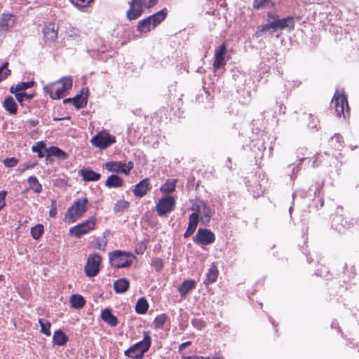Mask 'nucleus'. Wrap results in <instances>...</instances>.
Returning a JSON list of instances; mask_svg holds the SVG:
<instances>
[{"label":"nucleus","instance_id":"e433bc0d","mask_svg":"<svg viewBox=\"0 0 359 359\" xmlns=\"http://www.w3.org/2000/svg\"><path fill=\"white\" fill-rule=\"evenodd\" d=\"M122 165L123 163L121 162L109 161L105 163V168L109 172H122Z\"/></svg>","mask_w":359,"mask_h":359},{"label":"nucleus","instance_id":"c9c22d12","mask_svg":"<svg viewBox=\"0 0 359 359\" xmlns=\"http://www.w3.org/2000/svg\"><path fill=\"white\" fill-rule=\"evenodd\" d=\"M27 182L29 183V188L32 189L34 193L40 194L42 191V186L36 177L30 176L27 179Z\"/></svg>","mask_w":359,"mask_h":359},{"label":"nucleus","instance_id":"49530a36","mask_svg":"<svg viewBox=\"0 0 359 359\" xmlns=\"http://www.w3.org/2000/svg\"><path fill=\"white\" fill-rule=\"evenodd\" d=\"M8 62H4L0 67V82L5 80L11 74V70L8 69Z\"/></svg>","mask_w":359,"mask_h":359},{"label":"nucleus","instance_id":"2eb2a0df","mask_svg":"<svg viewBox=\"0 0 359 359\" xmlns=\"http://www.w3.org/2000/svg\"><path fill=\"white\" fill-rule=\"evenodd\" d=\"M226 53V43H223L219 47L215 50V61L213 63V67L215 69H219L222 67L226 65L225 55Z\"/></svg>","mask_w":359,"mask_h":359},{"label":"nucleus","instance_id":"864d4df0","mask_svg":"<svg viewBox=\"0 0 359 359\" xmlns=\"http://www.w3.org/2000/svg\"><path fill=\"white\" fill-rule=\"evenodd\" d=\"M57 215V207H56V201H51V208L49 210V216L52 218L55 217Z\"/></svg>","mask_w":359,"mask_h":359},{"label":"nucleus","instance_id":"09e8293b","mask_svg":"<svg viewBox=\"0 0 359 359\" xmlns=\"http://www.w3.org/2000/svg\"><path fill=\"white\" fill-rule=\"evenodd\" d=\"M76 7H86L88 6L93 0H69Z\"/></svg>","mask_w":359,"mask_h":359},{"label":"nucleus","instance_id":"f3484780","mask_svg":"<svg viewBox=\"0 0 359 359\" xmlns=\"http://www.w3.org/2000/svg\"><path fill=\"white\" fill-rule=\"evenodd\" d=\"M198 222L199 220L198 214L191 213L189 215L188 226L183 235L184 238H188L194 233L197 228Z\"/></svg>","mask_w":359,"mask_h":359},{"label":"nucleus","instance_id":"5701e85b","mask_svg":"<svg viewBox=\"0 0 359 359\" xmlns=\"http://www.w3.org/2000/svg\"><path fill=\"white\" fill-rule=\"evenodd\" d=\"M15 22V18L12 14L4 13L0 18V27L4 30H8L12 27Z\"/></svg>","mask_w":359,"mask_h":359},{"label":"nucleus","instance_id":"cd10ccee","mask_svg":"<svg viewBox=\"0 0 359 359\" xmlns=\"http://www.w3.org/2000/svg\"><path fill=\"white\" fill-rule=\"evenodd\" d=\"M177 182V179H168L160 187V191L165 194H171L174 192Z\"/></svg>","mask_w":359,"mask_h":359},{"label":"nucleus","instance_id":"6e6552de","mask_svg":"<svg viewBox=\"0 0 359 359\" xmlns=\"http://www.w3.org/2000/svg\"><path fill=\"white\" fill-rule=\"evenodd\" d=\"M130 254L121 250L109 252L110 263L114 268H126L132 264V260L126 259Z\"/></svg>","mask_w":359,"mask_h":359},{"label":"nucleus","instance_id":"f704fd0d","mask_svg":"<svg viewBox=\"0 0 359 359\" xmlns=\"http://www.w3.org/2000/svg\"><path fill=\"white\" fill-rule=\"evenodd\" d=\"M82 93L81 92L72 98V103L76 109L83 108L87 104V95L83 97Z\"/></svg>","mask_w":359,"mask_h":359},{"label":"nucleus","instance_id":"37998d69","mask_svg":"<svg viewBox=\"0 0 359 359\" xmlns=\"http://www.w3.org/2000/svg\"><path fill=\"white\" fill-rule=\"evenodd\" d=\"M39 323L41 327V332L46 334V336H50L51 334L50 332V323L46 320L39 319Z\"/></svg>","mask_w":359,"mask_h":359},{"label":"nucleus","instance_id":"9b49d317","mask_svg":"<svg viewBox=\"0 0 359 359\" xmlns=\"http://www.w3.org/2000/svg\"><path fill=\"white\" fill-rule=\"evenodd\" d=\"M115 142V137L108 133H98L91 139L92 144L102 149L107 148Z\"/></svg>","mask_w":359,"mask_h":359},{"label":"nucleus","instance_id":"1a4fd4ad","mask_svg":"<svg viewBox=\"0 0 359 359\" xmlns=\"http://www.w3.org/2000/svg\"><path fill=\"white\" fill-rule=\"evenodd\" d=\"M175 199L171 196H163L157 203L156 210L160 217L166 216L174 210Z\"/></svg>","mask_w":359,"mask_h":359},{"label":"nucleus","instance_id":"4be33fe9","mask_svg":"<svg viewBox=\"0 0 359 359\" xmlns=\"http://www.w3.org/2000/svg\"><path fill=\"white\" fill-rule=\"evenodd\" d=\"M3 107L4 109L11 115H15L18 112V105L11 96H8L5 98L3 102Z\"/></svg>","mask_w":359,"mask_h":359},{"label":"nucleus","instance_id":"aec40b11","mask_svg":"<svg viewBox=\"0 0 359 359\" xmlns=\"http://www.w3.org/2000/svg\"><path fill=\"white\" fill-rule=\"evenodd\" d=\"M44 38L49 41H55L57 39V27L50 24L43 29Z\"/></svg>","mask_w":359,"mask_h":359},{"label":"nucleus","instance_id":"473e14b6","mask_svg":"<svg viewBox=\"0 0 359 359\" xmlns=\"http://www.w3.org/2000/svg\"><path fill=\"white\" fill-rule=\"evenodd\" d=\"M343 137L339 134H334L330 140V145L336 150L340 151L344 145Z\"/></svg>","mask_w":359,"mask_h":359},{"label":"nucleus","instance_id":"a19ab883","mask_svg":"<svg viewBox=\"0 0 359 359\" xmlns=\"http://www.w3.org/2000/svg\"><path fill=\"white\" fill-rule=\"evenodd\" d=\"M130 206V203L127 201L119 200L116 201L114 206V212L115 213L123 212L127 210Z\"/></svg>","mask_w":359,"mask_h":359},{"label":"nucleus","instance_id":"c85d7f7f","mask_svg":"<svg viewBox=\"0 0 359 359\" xmlns=\"http://www.w3.org/2000/svg\"><path fill=\"white\" fill-rule=\"evenodd\" d=\"M102 319L111 326H116L118 323L117 318L111 313L109 309H104L101 313Z\"/></svg>","mask_w":359,"mask_h":359},{"label":"nucleus","instance_id":"bf43d9fd","mask_svg":"<svg viewBox=\"0 0 359 359\" xmlns=\"http://www.w3.org/2000/svg\"><path fill=\"white\" fill-rule=\"evenodd\" d=\"M39 121L38 119H30L27 121V123L30 127H35L36 126H37L39 124Z\"/></svg>","mask_w":359,"mask_h":359},{"label":"nucleus","instance_id":"412c9836","mask_svg":"<svg viewBox=\"0 0 359 359\" xmlns=\"http://www.w3.org/2000/svg\"><path fill=\"white\" fill-rule=\"evenodd\" d=\"M79 173L85 182L98 181L101 177V175L100 173L96 172L91 169H81L79 171Z\"/></svg>","mask_w":359,"mask_h":359},{"label":"nucleus","instance_id":"f03ea898","mask_svg":"<svg viewBox=\"0 0 359 359\" xmlns=\"http://www.w3.org/2000/svg\"><path fill=\"white\" fill-rule=\"evenodd\" d=\"M88 203L87 198H77L67 209L65 216V221L68 223H73L81 218L87 210Z\"/></svg>","mask_w":359,"mask_h":359},{"label":"nucleus","instance_id":"338daca9","mask_svg":"<svg viewBox=\"0 0 359 359\" xmlns=\"http://www.w3.org/2000/svg\"><path fill=\"white\" fill-rule=\"evenodd\" d=\"M46 163L48 164V163H51L53 160V158H51L52 156H48V155H46Z\"/></svg>","mask_w":359,"mask_h":359},{"label":"nucleus","instance_id":"b1692460","mask_svg":"<svg viewBox=\"0 0 359 359\" xmlns=\"http://www.w3.org/2000/svg\"><path fill=\"white\" fill-rule=\"evenodd\" d=\"M218 274L219 271L217 266L215 263H212L208 270V272L206 274V278L204 280V284L208 285L215 283L217 279Z\"/></svg>","mask_w":359,"mask_h":359},{"label":"nucleus","instance_id":"13d9d810","mask_svg":"<svg viewBox=\"0 0 359 359\" xmlns=\"http://www.w3.org/2000/svg\"><path fill=\"white\" fill-rule=\"evenodd\" d=\"M266 16L268 18V20H271V21L277 20L279 18L278 15L273 12L267 13Z\"/></svg>","mask_w":359,"mask_h":359},{"label":"nucleus","instance_id":"3c124183","mask_svg":"<svg viewBox=\"0 0 359 359\" xmlns=\"http://www.w3.org/2000/svg\"><path fill=\"white\" fill-rule=\"evenodd\" d=\"M18 161L17 158L12 157L6 158L4 163L6 167L13 168L18 164Z\"/></svg>","mask_w":359,"mask_h":359},{"label":"nucleus","instance_id":"0e129e2a","mask_svg":"<svg viewBox=\"0 0 359 359\" xmlns=\"http://www.w3.org/2000/svg\"><path fill=\"white\" fill-rule=\"evenodd\" d=\"M227 168L231 170H232L231 167V158L230 157L227 158V163H226Z\"/></svg>","mask_w":359,"mask_h":359},{"label":"nucleus","instance_id":"de8ad7c7","mask_svg":"<svg viewBox=\"0 0 359 359\" xmlns=\"http://www.w3.org/2000/svg\"><path fill=\"white\" fill-rule=\"evenodd\" d=\"M107 245V241L104 236L97 238L96 241L95 248L99 250L104 251Z\"/></svg>","mask_w":359,"mask_h":359},{"label":"nucleus","instance_id":"9d476101","mask_svg":"<svg viewBox=\"0 0 359 359\" xmlns=\"http://www.w3.org/2000/svg\"><path fill=\"white\" fill-rule=\"evenodd\" d=\"M192 240L194 243L198 245H208L215 242V235L210 229L199 228L196 234L193 236Z\"/></svg>","mask_w":359,"mask_h":359},{"label":"nucleus","instance_id":"4c0bfd02","mask_svg":"<svg viewBox=\"0 0 359 359\" xmlns=\"http://www.w3.org/2000/svg\"><path fill=\"white\" fill-rule=\"evenodd\" d=\"M323 187V182H317L313 185H311L309 188V191L310 192L313 191V194H314L315 197L320 198L319 200L320 201L321 206H323V201L320 198V191H321Z\"/></svg>","mask_w":359,"mask_h":359},{"label":"nucleus","instance_id":"0eeeda50","mask_svg":"<svg viewBox=\"0 0 359 359\" xmlns=\"http://www.w3.org/2000/svg\"><path fill=\"white\" fill-rule=\"evenodd\" d=\"M96 224V218L94 216L90 217L87 220L72 227L69 233L79 238L83 235L89 233L95 229Z\"/></svg>","mask_w":359,"mask_h":359},{"label":"nucleus","instance_id":"c756f323","mask_svg":"<svg viewBox=\"0 0 359 359\" xmlns=\"http://www.w3.org/2000/svg\"><path fill=\"white\" fill-rule=\"evenodd\" d=\"M47 149L46 144L43 141L37 142L32 147V151L37 153L38 157L41 158L47 155Z\"/></svg>","mask_w":359,"mask_h":359},{"label":"nucleus","instance_id":"69168bd1","mask_svg":"<svg viewBox=\"0 0 359 359\" xmlns=\"http://www.w3.org/2000/svg\"><path fill=\"white\" fill-rule=\"evenodd\" d=\"M285 109H286L285 107H283V104H280V109H279V114H285Z\"/></svg>","mask_w":359,"mask_h":359},{"label":"nucleus","instance_id":"4d7b16f0","mask_svg":"<svg viewBox=\"0 0 359 359\" xmlns=\"http://www.w3.org/2000/svg\"><path fill=\"white\" fill-rule=\"evenodd\" d=\"M7 195V192L6 191H0V210L6 205L5 198Z\"/></svg>","mask_w":359,"mask_h":359},{"label":"nucleus","instance_id":"a878e982","mask_svg":"<svg viewBox=\"0 0 359 359\" xmlns=\"http://www.w3.org/2000/svg\"><path fill=\"white\" fill-rule=\"evenodd\" d=\"M130 287V282L126 278H120L114 281V289L116 293L126 292Z\"/></svg>","mask_w":359,"mask_h":359},{"label":"nucleus","instance_id":"79ce46f5","mask_svg":"<svg viewBox=\"0 0 359 359\" xmlns=\"http://www.w3.org/2000/svg\"><path fill=\"white\" fill-rule=\"evenodd\" d=\"M273 30V27L271 26V22H269L266 24L261 25L258 26L255 35L258 37L260 36L262 34L269 32L271 34H273L274 31Z\"/></svg>","mask_w":359,"mask_h":359},{"label":"nucleus","instance_id":"7ed1b4c3","mask_svg":"<svg viewBox=\"0 0 359 359\" xmlns=\"http://www.w3.org/2000/svg\"><path fill=\"white\" fill-rule=\"evenodd\" d=\"M151 345V338H143L124 351V355L132 359H143Z\"/></svg>","mask_w":359,"mask_h":359},{"label":"nucleus","instance_id":"dca6fc26","mask_svg":"<svg viewBox=\"0 0 359 359\" xmlns=\"http://www.w3.org/2000/svg\"><path fill=\"white\" fill-rule=\"evenodd\" d=\"M151 189L150 180L147 177L137 183L133 189V194L136 197L142 198L144 196L147 191Z\"/></svg>","mask_w":359,"mask_h":359},{"label":"nucleus","instance_id":"6ab92c4d","mask_svg":"<svg viewBox=\"0 0 359 359\" xmlns=\"http://www.w3.org/2000/svg\"><path fill=\"white\" fill-rule=\"evenodd\" d=\"M168 15V10L166 8H163L162 10L156 12V13L147 17L151 22L153 27L155 28L157 25H158L164 19L166 18Z\"/></svg>","mask_w":359,"mask_h":359},{"label":"nucleus","instance_id":"c03bdc74","mask_svg":"<svg viewBox=\"0 0 359 359\" xmlns=\"http://www.w3.org/2000/svg\"><path fill=\"white\" fill-rule=\"evenodd\" d=\"M151 265L156 272H161L164 267V262L162 259L158 257L153 258Z\"/></svg>","mask_w":359,"mask_h":359},{"label":"nucleus","instance_id":"4468645a","mask_svg":"<svg viewBox=\"0 0 359 359\" xmlns=\"http://www.w3.org/2000/svg\"><path fill=\"white\" fill-rule=\"evenodd\" d=\"M271 26L274 32L278 29L283 30L286 28L290 29H294V18L291 15L287 16L283 18H278L277 20L271 21Z\"/></svg>","mask_w":359,"mask_h":359},{"label":"nucleus","instance_id":"ea45409f","mask_svg":"<svg viewBox=\"0 0 359 359\" xmlns=\"http://www.w3.org/2000/svg\"><path fill=\"white\" fill-rule=\"evenodd\" d=\"M275 6V3L272 0H254L253 7L255 9H260L263 7L272 8Z\"/></svg>","mask_w":359,"mask_h":359},{"label":"nucleus","instance_id":"a18cd8bd","mask_svg":"<svg viewBox=\"0 0 359 359\" xmlns=\"http://www.w3.org/2000/svg\"><path fill=\"white\" fill-rule=\"evenodd\" d=\"M167 320V316L165 314H161L156 317L154 320L153 325L155 328L158 329L163 327L164 323Z\"/></svg>","mask_w":359,"mask_h":359},{"label":"nucleus","instance_id":"603ef678","mask_svg":"<svg viewBox=\"0 0 359 359\" xmlns=\"http://www.w3.org/2000/svg\"><path fill=\"white\" fill-rule=\"evenodd\" d=\"M192 325L198 330H201L205 326V322L201 319L194 318L192 320Z\"/></svg>","mask_w":359,"mask_h":359},{"label":"nucleus","instance_id":"052dcab7","mask_svg":"<svg viewBox=\"0 0 359 359\" xmlns=\"http://www.w3.org/2000/svg\"><path fill=\"white\" fill-rule=\"evenodd\" d=\"M36 165V163H26L24 165V168H22V171H25L27 169L33 168Z\"/></svg>","mask_w":359,"mask_h":359},{"label":"nucleus","instance_id":"ddd939ff","mask_svg":"<svg viewBox=\"0 0 359 359\" xmlns=\"http://www.w3.org/2000/svg\"><path fill=\"white\" fill-rule=\"evenodd\" d=\"M144 1V0H131L129 2L130 8L127 11L128 20L137 19L142 15Z\"/></svg>","mask_w":359,"mask_h":359},{"label":"nucleus","instance_id":"f257e3e1","mask_svg":"<svg viewBox=\"0 0 359 359\" xmlns=\"http://www.w3.org/2000/svg\"><path fill=\"white\" fill-rule=\"evenodd\" d=\"M72 79L71 77H63L55 82L43 86L45 93L49 95L53 100L60 99L65 95L66 91L72 88Z\"/></svg>","mask_w":359,"mask_h":359},{"label":"nucleus","instance_id":"7c9ffc66","mask_svg":"<svg viewBox=\"0 0 359 359\" xmlns=\"http://www.w3.org/2000/svg\"><path fill=\"white\" fill-rule=\"evenodd\" d=\"M69 302L72 307L76 309L83 308L86 304V300L83 297L79 294H72Z\"/></svg>","mask_w":359,"mask_h":359},{"label":"nucleus","instance_id":"a211bd4d","mask_svg":"<svg viewBox=\"0 0 359 359\" xmlns=\"http://www.w3.org/2000/svg\"><path fill=\"white\" fill-rule=\"evenodd\" d=\"M196 287V282L194 280H186L178 287V292L181 297L184 298L187 295Z\"/></svg>","mask_w":359,"mask_h":359},{"label":"nucleus","instance_id":"bb28decb","mask_svg":"<svg viewBox=\"0 0 359 359\" xmlns=\"http://www.w3.org/2000/svg\"><path fill=\"white\" fill-rule=\"evenodd\" d=\"M47 155L55 156L60 161H64L68 157L65 151L55 146H51L47 149Z\"/></svg>","mask_w":359,"mask_h":359},{"label":"nucleus","instance_id":"2f4dec72","mask_svg":"<svg viewBox=\"0 0 359 359\" xmlns=\"http://www.w3.org/2000/svg\"><path fill=\"white\" fill-rule=\"evenodd\" d=\"M153 29H154V27L151 25L148 18L143 19L138 22L137 31L141 33L149 32Z\"/></svg>","mask_w":359,"mask_h":359},{"label":"nucleus","instance_id":"393cba45","mask_svg":"<svg viewBox=\"0 0 359 359\" xmlns=\"http://www.w3.org/2000/svg\"><path fill=\"white\" fill-rule=\"evenodd\" d=\"M104 184L109 189L118 188L123 184V180L117 175H111L107 177Z\"/></svg>","mask_w":359,"mask_h":359},{"label":"nucleus","instance_id":"72a5a7b5","mask_svg":"<svg viewBox=\"0 0 359 359\" xmlns=\"http://www.w3.org/2000/svg\"><path fill=\"white\" fill-rule=\"evenodd\" d=\"M149 308V304L144 297L138 299L135 305V311L139 314H144Z\"/></svg>","mask_w":359,"mask_h":359},{"label":"nucleus","instance_id":"774afa93","mask_svg":"<svg viewBox=\"0 0 359 359\" xmlns=\"http://www.w3.org/2000/svg\"><path fill=\"white\" fill-rule=\"evenodd\" d=\"M332 328L337 329L339 327L338 323L336 321H333L331 324Z\"/></svg>","mask_w":359,"mask_h":359},{"label":"nucleus","instance_id":"e2e57ef3","mask_svg":"<svg viewBox=\"0 0 359 359\" xmlns=\"http://www.w3.org/2000/svg\"><path fill=\"white\" fill-rule=\"evenodd\" d=\"M191 341H189L181 344L180 347H179V351H180L183 350L184 348H185L188 346L191 345Z\"/></svg>","mask_w":359,"mask_h":359},{"label":"nucleus","instance_id":"20e7f679","mask_svg":"<svg viewBox=\"0 0 359 359\" xmlns=\"http://www.w3.org/2000/svg\"><path fill=\"white\" fill-rule=\"evenodd\" d=\"M331 107L334 108L337 116H343L344 118H346L350 114L348 100L344 92L340 93L338 90L336 91L331 102Z\"/></svg>","mask_w":359,"mask_h":359},{"label":"nucleus","instance_id":"680f3d73","mask_svg":"<svg viewBox=\"0 0 359 359\" xmlns=\"http://www.w3.org/2000/svg\"><path fill=\"white\" fill-rule=\"evenodd\" d=\"M53 337H67L65 334L60 330L54 332Z\"/></svg>","mask_w":359,"mask_h":359},{"label":"nucleus","instance_id":"39448f33","mask_svg":"<svg viewBox=\"0 0 359 359\" xmlns=\"http://www.w3.org/2000/svg\"><path fill=\"white\" fill-rule=\"evenodd\" d=\"M34 84V81L20 82L16 86H12L10 88V92L15 95L18 102L22 106L24 97L31 100L34 97V94H27L25 92L27 89L33 87Z\"/></svg>","mask_w":359,"mask_h":359},{"label":"nucleus","instance_id":"423d86ee","mask_svg":"<svg viewBox=\"0 0 359 359\" xmlns=\"http://www.w3.org/2000/svg\"><path fill=\"white\" fill-rule=\"evenodd\" d=\"M192 210L195 211L194 213L198 214V217L200 216V220L204 224L210 222L215 214V210L202 200L196 201L194 204Z\"/></svg>","mask_w":359,"mask_h":359},{"label":"nucleus","instance_id":"5fc2aeb1","mask_svg":"<svg viewBox=\"0 0 359 359\" xmlns=\"http://www.w3.org/2000/svg\"><path fill=\"white\" fill-rule=\"evenodd\" d=\"M69 340V338H53V342L55 345L65 346Z\"/></svg>","mask_w":359,"mask_h":359},{"label":"nucleus","instance_id":"f8f14e48","mask_svg":"<svg viewBox=\"0 0 359 359\" xmlns=\"http://www.w3.org/2000/svg\"><path fill=\"white\" fill-rule=\"evenodd\" d=\"M102 257L98 254H93L88 257L85 266V273L87 276L94 277L98 273Z\"/></svg>","mask_w":359,"mask_h":359},{"label":"nucleus","instance_id":"6e6d98bb","mask_svg":"<svg viewBox=\"0 0 359 359\" xmlns=\"http://www.w3.org/2000/svg\"><path fill=\"white\" fill-rule=\"evenodd\" d=\"M125 167H127V169H123L122 173L125 175H128L130 170L134 168V163L133 161H128L127 163H123Z\"/></svg>","mask_w":359,"mask_h":359},{"label":"nucleus","instance_id":"58836bf2","mask_svg":"<svg viewBox=\"0 0 359 359\" xmlns=\"http://www.w3.org/2000/svg\"><path fill=\"white\" fill-rule=\"evenodd\" d=\"M44 232L43 226L38 224L31 229V236L34 240L39 239Z\"/></svg>","mask_w":359,"mask_h":359},{"label":"nucleus","instance_id":"8fccbe9b","mask_svg":"<svg viewBox=\"0 0 359 359\" xmlns=\"http://www.w3.org/2000/svg\"><path fill=\"white\" fill-rule=\"evenodd\" d=\"M308 118L309 120L308 126L311 128H316L318 130L317 125L319 121H318V119L317 118V117H316L315 116H313L311 114H309L308 115Z\"/></svg>","mask_w":359,"mask_h":359}]
</instances>
